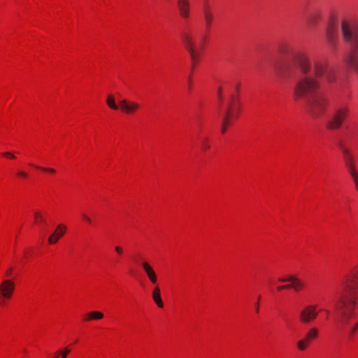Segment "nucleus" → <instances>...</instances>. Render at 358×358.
Returning <instances> with one entry per match:
<instances>
[{
    "label": "nucleus",
    "instance_id": "1",
    "mask_svg": "<svg viewBox=\"0 0 358 358\" xmlns=\"http://www.w3.org/2000/svg\"><path fill=\"white\" fill-rule=\"evenodd\" d=\"M278 53L282 62L290 58L299 68L300 74L294 78L295 90H318L324 87L326 82L331 83L336 80L335 71L329 69L326 63L316 61L312 65L306 54L295 52L288 45H280Z\"/></svg>",
    "mask_w": 358,
    "mask_h": 358
},
{
    "label": "nucleus",
    "instance_id": "2",
    "mask_svg": "<svg viewBox=\"0 0 358 358\" xmlns=\"http://www.w3.org/2000/svg\"><path fill=\"white\" fill-rule=\"evenodd\" d=\"M340 28L343 40L350 48L344 62L358 73V20L352 17H343L340 21Z\"/></svg>",
    "mask_w": 358,
    "mask_h": 358
},
{
    "label": "nucleus",
    "instance_id": "3",
    "mask_svg": "<svg viewBox=\"0 0 358 358\" xmlns=\"http://www.w3.org/2000/svg\"><path fill=\"white\" fill-rule=\"evenodd\" d=\"M293 97L295 100L304 102L307 113L313 119L320 118L324 115L329 103L327 97L313 91H294Z\"/></svg>",
    "mask_w": 358,
    "mask_h": 358
},
{
    "label": "nucleus",
    "instance_id": "4",
    "mask_svg": "<svg viewBox=\"0 0 358 358\" xmlns=\"http://www.w3.org/2000/svg\"><path fill=\"white\" fill-rule=\"evenodd\" d=\"M217 97L220 99L223 110L221 132L224 134L230 122L238 117L240 102L238 94L236 92L222 93L219 92Z\"/></svg>",
    "mask_w": 358,
    "mask_h": 358
},
{
    "label": "nucleus",
    "instance_id": "5",
    "mask_svg": "<svg viewBox=\"0 0 358 358\" xmlns=\"http://www.w3.org/2000/svg\"><path fill=\"white\" fill-rule=\"evenodd\" d=\"M339 147L343 155L345 166L353 180L355 189L358 191V171L356 169L355 157L352 151L345 146L343 143H339Z\"/></svg>",
    "mask_w": 358,
    "mask_h": 358
},
{
    "label": "nucleus",
    "instance_id": "6",
    "mask_svg": "<svg viewBox=\"0 0 358 358\" xmlns=\"http://www.w3.org/2000/svg\"><path fill=\"white\" fill-rule=\"evenodd\" d=\"M181 40L185 50L189 55L191 61L192 62V68H194L195 64L198 62L200 59L202 46L201 45L199 48H197L196 47L193 36L188 33H182Z\"/></svg>",
    "mask_w": 358,
    "mask_h": 358
},
{
    "label": "nucleus",
    "instance_id": "7",
    "mask_svg": "<svg viewBox=\"0 0 358 358\" xmlns=\"http://www.w3.org/2000/svg\"><path fill=\"white\" fill-rule=\"evenodd\" d=\"M349 108L347 106H342L336 108L334 112L329 116L326 123V127L330 130H336L341 128L343 123L348 117Z\"/></svg>",
    "mask_w": 358,
    "mask_h": 358
},
{
    "label": "nucleus",
    "instance_id": "8",
    "mask_svg": "<svg viewBox=\"0 0 358 358\" xmlns=\"http://www.w3.org/2000/svg\"><path fill=\"white\" fill-rule=\"evenodd\" d=\"M325 40L330 49L334 50L336 48V44L338 41V33L333 17L330 19L327 27L325 31Z\"/></svg>",
    "mask_w": 358,
    "mask_h": 358
},
{
    "label": "nucleus",
    "instance_id": "9",
    "mask_svg": "<svg viewBox=\"0 0 358 358\" xmlns=\"http://www.w3.org/2000/svg\"><path fill=\"white\" fill-rule=\"evenodd\" d=\"M273 69L276 75L283 79H290L293 76V70L289 64H280L274 62Z\"/></svg>",
    "mask_w": 358,
    "mask_h": 358
},
{
    "label": "nucleus",
    "instance_id": "10",
    "mask_svg": "<svg viewBox=\"0 0 358 358\" xmlns=\"http://www.w3.org/2000/svg\"><path fill=\"white\" fill-rule=\"evenodd\" d=\"M316 305H308L305 306L300 312L299 319L303 323H308L315 320L317 316Z\"/></svg>",
    "mask_w": 358,
    "mask_h": 358
},
{
    "label": "nucleus",
    "instance_id": "11",
    "mask_svg": "<svg viewBox=\"0 0 358 358\" xmlns=\"http://www.w3.org/2000/svg\"><path fill=\"white\" fill-rule=\"evenodd\" d=\"M15 284L13 280L5 279L0 284V293L4 299H10L14 292Z\"/></svg>",
    "mask_w": 358,
    "mask_h": 358
},
{
    "label": "nucleus",
    "instance_id": "12",
    "mask_svg": "<svg viewBox=\"0 0 358 358\" xmlns=\"http://www.w3.org/2000/svg\"><path fill=\"white\" fill-rule=\"evenodd\" d=\"M278 280L282 282H290V284L288 285L290 286V288L294 289L295 291H299L304 287V283L302 280L294 275H289L286 278H279Z\"/></svg>",
    "mask_w": 358,
    "mask_h": 358
},
{
    "label": "nucleus",
    "instance_id": "13",
    "mask_svg": "<svg viewBox=\"0 0 358 358\" xmlns=\"http://www.w3.org/2000/svg\"><path fill=\"white\" fill-rule=\"evenodd\" d=\"M177 4L180 16L184 19L188 18L190 12V3L189 0H178Z\"/></svg>",
    "mask_w": 358,
    "mask_h": 358
},
{
    "label": "nucleus",
    "instance_id": "14",
    "mask_svg": "<svg viewBox=\"0 0 358 358\" xmlns=\"http://www.w3.org/2000/svg\"><path fill=\"white\" fill-rule=\"evenodd\" d=\"M66 227L64 224H59L55 231L48 238L50 244L55 243L64 234Z\"/></svg>",
    "mask_w": 358,
    "mask_h": 358
},
{
    "label": "nucleus",
    "instance_id": "15",
    "mask_svg": "<svg viewBox=\"0 0 358 358\" xmlns=\"http://www.w3.org/2000/svg\"><path fill=\"white\" fill-rule=\"evenodd\" d=\"M141 265L150 282L154 284L156 283L157 275L153 268L146 262H143Z\"/></svg>",
    "mask_w": 358,
    "mask_h": 358
},
{
    "label": "nucleus",
    "instance_id": "16",
    "mask_svg": "<svg viewBox=\"0 0 358 358\" xmlns=\"http://www.w3.org/2000/svg\"><path fill=\"white\" fill-rule=\"evenodd\" d=\"M119 105L122 110L127 113H131L138 108V104L134 102H129L126 99H122L119 101Z\"/></svg>",
    "mask_w": 358,
    "mask_h": 358
},
{
    "label": "nucleus",
    "instance_id": "17",
    "mask_svg": "<svg viewBox=\"0 0 358 358\" xmlns=\"http://www.w3.org/2000/svg\"><path fill=\"white\" fill-rule=\"evenodd\" d=\"M322 20V12L319 10H314L309 14L308 21L312 24L315 25Z\"/></svg>",
    "mask_w": 358,
    "mask_h": 358
},
{
    "label": "nucleus",
    "instance_id": "18",
    "mask_svg": "<svg viewBox=\"0 0 358 358\" xmlns=\"http://www.w3.org/2000/svg\"><path fill=\"white\" fill-rule=\"evenodd\" d=\"M152 299L153 301L157 303L158 307L162 308L164 306V303L161 298L160 289L159 287H155L152 292Z\"/></svg>",
    "mask_w": 358,
    "mask_h": 358
},
{
    "label": "nucleus",
    "instance_id": "19",
    "mask_svg": "<svg viewBox=\"0 0 358 358\" xmlns=\"http://www.w3.org/2000/svg\"><path fill=\"white\" fill-rule=\"evenodd\" d=\"M203 17L206 22V28L208 29L213 22V15L208 7H206L203 10Z\"/></svg>",
    "mask_w": 358,
    "mask_h": 358
},
{
    "label": "nucleus",
    "instance_id": "20",
    "mask_svg": "<svg viewBox=\"0 0 358 358\" xmlns=\"http://www.w3.org/2000/svg\"><path fill=\"white\" fill-rule=\"evenodd\" d=\"M86 320H101L103 317V314L99 311H92L87 314Z\"/></svg>",
    "mask_w": 358,
    "mask_h": 358
},
{
    "label": "nucleus",
    "instance_id": "21",
    "mask_svg": "<svg viewBox=\"0 0 358 358\" xmlns=\"http://www.w3.org/2000/svg\"><path fill=\"white\" fill-rule=\"evenodd\" d=\"M318 331L315 327L311 328L306 334V338L310 341L311 339H315L317 336Z\"/></svg>",
    "mask_w": 358,
    "mask_h": 358
},
{
    "label": "nucleus",
    "instance_id": "22",
    "mask_svg": "<svg viewBox=\"0 0 358 358\" xmlns=\"http://www.w3.org/2000/svg\"><path fill=\"white\" fill-rule=\"evenodd\" d=\"M108 106L114 110H117L118 108L117 105L115 103V97L113 95H108L106 100Z\"/></svg>",
    "mask_w": 358,
    "mask_h": 358
},
{
    "label": "nucleus",
    "instance_id": "23",
    "mask_svg": "<svg viewBox=\"0 0 358 358\" xmlns=\"http://www.w3.org/2000/svg\"><path fill=\"white\" fill-rule=\"evenodd\" d=\"M308 343L309 341H308V338H304L297 342V348L299 350H304Z\"/></svg>",
    "mask_w": 358,
    "mask_h": 358
},
{
    "label": "nucleus",
    "instance_id": "24",
    "mask_svg": "<svg viewBox=\"0 0 358 358\" xmlns=\"http://www.w3.org/2000/svg\"><path fill=\"white\" fill-rule=\"evenodd\" d=\"M70 350L68 348H65L62 351H58L57 353L62 355V358H66L67 355L69 353Z\"/></svg>",
    "mask_w": 358,
    "mask_h": 358
},
{
    "label": "nucleus",
    "instance_id": "25",
    "mask_svg": "<svg viewBox=\"0 0 358 358\" xmlns=\"http://www.w3.org/2000/svg\"><path fill=\"white\" fill-rule=\"evenodd\" d=\"M114 249H115V252L117 255H122L123 254L124 250H123V248L122 246H120V245H115Z\"/></svg>",
    "mask_w": 358,
    "mask_h": 358
},
{
    "label": "nucleus",
    "instance_id": "26",
    "mask_svg": "<svg viewBox=\"0 0 358 358\" xmlns=\"http://www.w3.org/2000/svg\"><path fill=\"white\" fill-rule=\"evenodd\" d=\"M35 167L40 169L44 171L51 173H54L55 172V170L52 168L39 167V166H36Z\"/></svg>",
    "mask_w": 358,
    "mask_h": 358
},
{
    "label": "nucleus",
    "instance_id": "27",
    "mask_svg": "<svg viewBox=\"0 0 358 358\" xmlns=\"http://www.w3.org/2000/svg\"><path fill=\"white\" fill-rule=\"evenodd\" d=\"M35 216V219L36 221H38L40 222H43V216L41 215V214L38 212H36L34 215Z\"/></svg>",
    "mask_w": 358,
    "mask_h": 358
},
{
    "label": "nucleus",
    "instance_id": "28",
    "mask_svg": "<svg viewBox=\"0 0 358 358\" xmlns=\"http://www.w3.org/2000/svg\"><path fill=\"white\" fill-rule=\"evenodd\" d=\"M209 148H210V146L207 143V140L206 139L203 140L201 143V148L203 150H208Z\"/></svg>",
    "mask_w": 358,
    "mask_h": 358
},
{
    "label": "nucleus",
    "instance_id": "29",
    "mask_svg": "<svg viewBox=\"0 0 358 358\" xmlns=\"http://www.w3.org/2000/svg\"><path fill=\"white\" fill-rule=\"evenodd\" d=\"M13 268L12 267H10L9 268H8L6 272H5V275L6 277H8V276H10L12 275V272H13Z\"/></svg>",
    "mask_w": 358,
    "mask_h": 358
},
{
    "label": "nucleus",
    "instance_id": "30",
    "mask_svg": "<svg viewBox=\"0 0 358 358\" xmlns=\"http://www.w3.org/2000/svg\"><path fill=\"white\" fill-rule=\"evenodd\" d=\"M278 290V291H281L284 289H290V286L287 284V285H281V286H278L277 287Z\"/></svg>",
    "mask_w": 358,
    "mask_h": 358
},
{
    "label": "nucleus",
    "instance_id": "31",
    "mask_svg": "<svg viewBox=\"0 0 358 358\" xmlns=\"http://www.w3.org/2000/svg\"><path fill=\"white\" fill-rule=\"evenodd\" d=\"M3 155L5 157H10L12 159H14L15 157L14 155L8 152L3 153Z\"/></svg>",
    "mask_w": 358,
    "mask_h": 358
},
{
    "label": "nucleus",
    "instance_id": "32",
    "mask_svg": "<svg viewBox=\"0 0 358 358\" xmlns=\"http://www.w3.org/2000/svg\"><path fill=\"white\" fill-rule=\"evenodd\" d=\"M17 175L20 177L26 178L27 176V174L24 171H20L17 173Z\"/></svg>",
    "mask_w": 358,
    "mask_h": 358
},
{
    "label": "nucleus",
    "instance_id": "33",
    "mask_svg": "<svg viewBox=\"0 0 358 358\" xmlns=\"http://www.w3.org/2000/svg\"><path fill=\"white\" fill-rule=\"evenodd\" d=\"M83 218L87 221V222L90 223L91 222V219L86 215L83 214Z\"/></svg>",
    "mask_w": 358,
    "mask_h": 358
},
{
    "label": "nucleus",
    "instance_id": "34",
    "mask_svg": "<svg viewBox=\"0 0 358 358\" xmlns=\"http://www.w3.org/2000/svg\"><path fill=\"white\" fill-rule=\"evenodd\" d=\"M357 327H358V323H357L355 327H353L351 329V330H350V334H353L356 331V330H357Z\"/></svg>",
    "mask_w": 358,
    "mask_h": 358
},
{
    "label": "nucleus",
    "instance_id": "35",
    "mask_svg": "<svg viewBox=\"0 0 358 358\" xmlns=\"http://www.w3.org/2000/svg\"><path fill=\"white\" fill-rule=\"evenodd\" d=\"M255 310H256V312H258L259 310V301H257V303H256Z\"/></svg>",
    "mask_w": 358,
    "mask_h": 358
},
{
    "label": "nucleus",
    "instance_id": "36",
    "mask_svg": "<svg viewBox=\"0 0 358 358\" xmlns=\"http://www.w3.org/2000/svg\"><path fill=\"white\" fill-rule=\"evenodd\" d=\"M325 312L327 315H329V313H330V311L329 310H325Z\"/></svg>",
    "mask_w": 358,
    "mask_h": 358
},
{
    "label": "nucleus",
    "instance_id": "37",
    "mask_svg": "<svg viewBox=\"0 0 358 358\" xmlns=\"http://www.w3.org/2000/svg\"><path fill=\"white\" fill-rule=\"evenodd\" d=\"M55 358H57V357H55Z\"/></svg>",
    "mask_w": 358,
    "mask_h": 358
}]
</instances>
